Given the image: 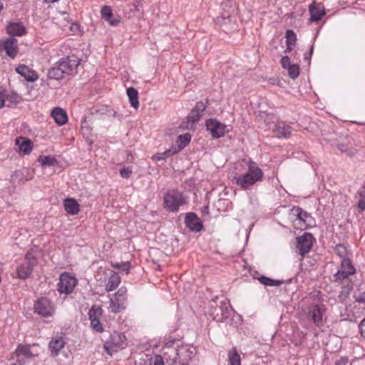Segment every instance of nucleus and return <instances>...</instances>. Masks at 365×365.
<instances>
[{
  "instance_id": "f257e3e1",
  "label": "nucleus",
  "mask_w": 365,
  "mask_h": 365,
  "mask_svg": "<svg viewBox=\"0 0 365 365\" xmlns=\"http://www.w3.org/2000/svg\"><path fill=\"white\" fill-rule=\"evenodd\" d=\"M262 178L263 172L262 169L259 168L255 162L250 160L248 163V172L237 178H235V180L237 185L245 190L255 182L262 180Z\"/></svg>"
},
{
  "instance_id": "f03ea898",
  "label": "nucleus",
  "mask_w": 365,
  "mask_h": 365,
  "mask_svg": "<svg viewBox=\"0 0 365 365\" xmlns=\"http://www.w3.org/2000/svg\"><path fill=\"white\" fill-rule=\"evenodd\" d=\"M162 353L167 361L175 364L178 359L181 365H188V361L193 356V351L187 347L178 349L177 347L163 346Z\"/></svg>"
},
{
  "instance_id": "7ed1b4c3",
  "label": "nucleus",
  "mask_w": 365,
  "mask_h": 365,
  "mask_svg": "<svg viewBox=\"0 0 365 365\" xmlns=\"http://www.w3.org/2000/svg\"><path fill=\"white\" fill-rule=\"evenodd\" d=\"M186 202L187 200L183 194L175 190H170L164 195V206L169 212H178L180 207Z\"/></svg>"
},
{
  "instance_id": "20e7f679",
  "label": "nucleus",
  "mask_w": 365,
  "mask_h": 365,
  "mask_svg": "<svg viewBox=\"0 0 365 365\" xmlns=\"http://www.w3.org/2000/svg\"><path fill=\"white\" fill-rule=\"evenodd\" d=\"M222 11L220 16L216 18V23L227 24L230 23L236 15V3L233 0H225L222 3Z\"/></svg>"
},
{
  "instance_id": "39448f33",
  "label": "nucleus",
  "mask_w": 365,
  "mask_h": 365,
  "mask_svg": "<svg viewBox=\"0 0 365 365\" xmlns=\"http://www.w3.org/2000/svg\"><path fill=\"white\" fill-rule=\"evenodd\" d=\"M36 264V258L31 252H28L25 256V262L18 266L16 269L18 277L21 279H27L32 273L34 267Z\"/></svg>"
},
{
  "instance_id": "423d86ee",
  "label": "nucleus",
  "mask_w": 365,
  "mask_h": 365,
  "mask_svg": "<svg viewBox=\"0 0 365 365\" xmlns=\"http://www.w3.org/2000/svg\"><path fill=\"white\" fill-rule=\"evenodd\" d=\"M34 309L35 313L42 317H48L53 315L55 307L53 304L46 297H41L36 301Z\"/></svg>"
},
{
  "instance_id": "0eeeda50",
  "label": "nucleus",
  "mask_w": 365,
  "mask_h": 365,
  "mask_svg": "<svg viewBox=\"0 0 365 365\" xmlns=\"http://www.w3.org/2000/svg\"><path fill=\"white\" fill-rule=\"evenodd\" d=\"M125 341V336L118 331H114L110 335L109 339L105 342L103 348L109 354L112 355L117 349L121 347Z\"/></svg>"
},
{
  "instance_id": "6e6552de",
  "label": "nucleus",
  "mask_w": 365,
  "mask_h": 365,
  "mask_svg": "<svg viewBox=\"0 0 365 365\" xmlns=\"http://www.w3.org/2000/svg\"><path fill=\"white\" fill-rule=\"evenodd\" d=\"M314 240L312 234L309 232H304L302 235L297 237V248L299 254L302 256L301 261L310 252Z\"/></svg>"
},
{
  "instance_id": "1a4fd4ad",
  "label": "nucleus",
  "mask_w": 365,
  "mask_h": 365,
  "mask_svg": "<svg viewBox=\"0 0 365 365\" xmlns=\"http://www.w3.org/2000/svg\"><path fill=\"white\" fill-rule=\"evenodd\" d=\"M77 283L78 281L76 277L67 273L61 274L57 284L58 291L61 294H69L73 292Z\"/></svg>"
},
{
  "instance_id": "9d476101",
  "label": "nucleus",
  "mask_w": 365,
  "mask_h": 365,
  "mask_svg": "<svg viewBox=\"0 0 365 365\" xmlns=\"http://www.w3.org/2000/svg\"><path fill=\"white\" fill-rule=\"evenodd\" d=\"M102 308L98 305H93L89 309L88 316L91 320V326L96 332L101 333L103 331V326L100 322L102 316Z\"/></svg>"
},
{
  "instance_id": "9b49d317",
  "label": "nucleus",
  "mask_w": 365,
  "mask_h": 365,
  "mask_svg": "<svg viewBox=\"0 0 365 365\" xmlns=\"http://www.w3.org/2000/svg\"><path fill=\"white\" fill-rule=\"evenodd\" d=\"M57 63L63 71L64 75L71 74L80 64V59L75 56H69L61 58Z\"/></svg>"
},
{
  "instance_id": "f8f14e48",
  "label": "nucleus",
  "mask_w": 365,
  "mask_h": 365,
  "mask_svg": "<svg viewBox=\"0 0 365 365\" xmlns=\"http://www.w3.org/2000/svg\"><path fill=\"white\" fill-rule=\"evenodd\" d=\"M207 130L215 138H220L225 133L226 125L215 119H209L206 121Z\"/></svg>"
},
{
  "instance_id": "ddd939ff",
  "label": "nucleus",
  "mask_w": 365,
  "mask_h": 365,
  "mask_svg": "<svg viewBox=\"0 0 365 365\" xmlns=\"http://www.w3.org/2000/svg\"><path fill=\"white\" fill-rule=\"evenodd\" d=\"M355 268L351 264V262L348 259L342 260L341 269L334 274V279L336 282H341L342 280L348 278L351 274H354Z\"/></svg>"
},
{
  "instance_id": "4468645a",
  "label": "nucleus",
  "mask_w": 365,
  "mask_h": 365,
  "mask_svg": "<svg viewBox=\"0 0 365 365\" xmlns=\"http://www.w3.org/2000/svg\"><path fill=\"white\" fill-rule=\"evenodd\" d=\"M34 176L33 171L29 168H24L21 170H16L11 175V180L13 183L24 184L31 180Z\"/></svg>"
},
{
  "instance_id": "2eb2a0df",
  "label": "nucleus",
  "mask_w": 365,
  "mask_h": 365,
  "mask_svg": "<svg viewBox=\"0 0 365 365\" xmlns=\"http://www.w3.org/2000/svg\"><path fill=\"white\" fill-rule=\"evenodd\" d=\"M66 340L61 335L53 336L48 343V349L52 356H57L62 349L64 348Z\"/></svg>"
},
{
  "instance_id": "dca6fc26",
  "label": "nucleus",
  "mask_w": 365,
  "mask_h": 365,
  "mask_svg": "<svg viewBox=\"0 0 365 365\" xmlns=\"http://www.w3.org/2000/svg\"><path fill=\"white\" fill-rule=\"evenodd\" d=\"M103 274L108 278L106 284V290L107 292H111L116 289L120 283V277L119 275L110 269H106L103 271Z\"/></svg>"
},
{
  "instance_id": "f3484780",
  "label": "nucleus",
  "mask_w": 365,
  "mask_h": 365,
  "mask_svg": "<svg viewBox=\"0 0 365 365\" xmlns=\"http://www.w3.org/2000/svg\"><path fill=\"white\" fill-rule=\"evenodd\" d=\"M0 48L5 51L7 56L14 58L18 52L17 40L15 38L0 40Z\"/></svg>"
},
{
  "instance_id": "a211bd4d",
  "label": "nucleus",
  "mask_w": 365,
  "mask_h": 365,
  "mask_svg": "<svg viewBox=\"0 0 365 365\" xmlns=\"http://www.w3.org/2000/svg\"><path fill=\"white\" fill-rule=\"evenodd\" d=\"M185 223L187 227L193 232H200L203 227L200 218L194 212H189L186 215Z\"/></svg>"
},
{
  "instance_id": "6ab92c4d",
  "label": "nucleus",
  "mask_w": 365,
  "mask_h": 365,
  "mask_svg": "<svg viewBox=\"0 0 365 365\" xmlns=\"http://www.w3.org/2000/svg\"><path fill=\"white\" fill-rule=\"evenodd\" d=\"M8 34L12 36H21L26 32V27L21 22H9L6 26Z\"/></svg>"
},
{
  "instance_id": "aec40b11",
  "label": "nucleus",
  "mask_w": 365,
  "mask_h": 365,
  "mask_svg": "<svg viewBox=\"0 0 365 365\" xmlns=\"http://www.w3.org/2000/svg\"><path fill=\"white\" fill-rule=\"evenodd\" d=\"M273 130L277 138H288L292 133L291 126L284 121L278 122Z\"/></svg>"
},
{
  "instance_id": "412c9836",
  "label": "nucleus",
  "mask_w": 365,
  "mask_h": 365,
  "mask_svg": "<svg viewBox=\"0 0 365 365\" xmlns=\"http://www.w3.org/2000/svg\"><path fill=\"white\" fill-rule=\"evenodd\" d=\"M15 143L18 147V151L24 155H28L32 150V141L26 138L19 137L16 139Z\"/></svg>"
},
{
  "instance_id": "4be33fe9",
  "label": "nucleus",
  "mask_w": 365,
  "mask_h": 365,
  "mask_svg": "<svg viewBox=\"0 0 365 365\" xmlns=\"http://www.w3.org/2000/svg\"><path fill=\"white\" fill-rule=\"evenodd\" d=\"M16 71L30 82H34L38 78V75L24 64L17 66Z\"/></svg>"
},
{
  "instance_id": "5701e85b",
  "label": "nucleus",
  "mask_w": 365,
  "mask_h": 365,
  "mask_svg": "<svg viewBox=\"0 0 365 365\" xmlns=\"http://www.w3.org/2000/svg\"><path fill=\"white\" fill-rule=\"evenodd\" d=\"M51 115L55 120L56 123L59 125H63L68 121L66 112L61 108H54L52 110Z\"/></svg>"
},
{
  "instance_id": "b1692460",
  "label": "nucleus",
  "mask_w": 365,
  "mask_h": 365,
  "mask_svg": "<svg viewBox=\"0 0 365 365\" xmlns=\"http://www.w3.org/2000/svg\"><path fill=\"white\" fill-rule=\"evenodd\" d=\"M63 207L66 212L72 215H77L79 212V204L73 198H67L64 200Z\"/></svg>"
},
{
  "instance_id": "393cba45",
  "label": "nucleus",
  "mask_w": 365,
  "mask_h": 365,
  "mask_svg": "<svg viewBox=\"0 0 365 365\" xmlns=\"http://www.w3.org/2000/svg\"><path fill=\"white\" fill-rule=\"evenodd\" d=\"M309 12L310 14V21L315 22L321 20L322 17L325 15V12L324 11H321L320 9L317 6L316 1H313L309 6Z\"/></svg>"
},
{
  "instance_id": "a878e982",
  "label": "nucleus",
  "mask_w": 365,
  "mask_h": 365,
  "mask_svg": "<svg viewBox=\"0 0 365 365\" xmlns=\"http://www.w3.org/2000/svg\"><path fill=\"white\" fill-rule=\"evenodd\" d=\"M47 76L49 79L56 81L61 80L65 77L63 71L61 70L57 62L48 69Z\"/></svg>"
},
{
  "instance_id": "bb28decb",
  "label": "nucleus",
  "mask_w": 365,
  "mask_h": 365,
  "mask_svg": "<svg viewBox=\"0 0 365 365\" xmlns=\"http://www.w3.org/2000/svg\"><path fill=\"white\" fill-rule=\"evenodd\" d=\"M126 93L131 106L135 109H138L139 107V98L138 91L133 87H129L126 89Z\"/></svg>"
},
{
  "instance_id": "cd10ccee",
  "label": "nucleus",
  "mask_w": 365,
  "mask_h": 365,
  "mask_svg": "<svg viewBox=\"0 0 365 365\" xmlns=\"http://www.w3.org/2000/svg\"><path fill=\"white\" fill-rule=\"evenodd\" d=\"M125 299L113 297L110 301V308L114 313H118L125 309Z\"/></svg>"
},
{
  "instance_id": "c85d7f7f",
  "label": "nucleus",
  "mask_w": 365,
  "mask_h": 365,
  "mask_svg": "<svg viewBox=\"0 0 365 365\" xmlns=\"http://www.w3.org/2000/svg\"><path fill=\"white\" fill-rule=\"evenodd\" d=\"M310 317L317 326H319L322 322V312L318 305L312 307L310 311Z\"/></svg>"
},
{
  "instance_id": "c756f323",
  "label": "nucleus",
  "mask_w": 365,
  "mask_h": 365,
  "mask_svg": "<svg viewBox=\"0 0 365 365\" xmlns=\"http://www.w3.org/2000/svg\"><path fill=\"white\" fill-rule=\"evenodd\" d=\"M290 215L295 217V220L303 222H305L306 218L309 217V214L299 207H293L290 210Z\"/></svg>"
},
{
  "instance_id": "7c9ffc66",
  "label": "nucleus",
  "mask_w": 365,
  "mask_h": 365,
  "mask_svg": "<svg viewBox=\"0 0 365 365\" xmlns=\"http://www.w3.org/2000/svg\"><path fill=\"white\" fill-rule=\"evenodd\" d=\"M228 361L230 365H241L240 356L235 347L228 351Z\"/></svg>"
},
{
  "instance_id": "2f4dec72",
  "label": "nucleus",
  "mask_w": 365,
  "mask_h": 365,
  "mask_svg": "<svg viewBox=\"0 0 365 365\" xmlns=\"http://www.w3.org/2000/svg\"><path fill=\"white\" fill-rule=\"evenodd\" d=\"M336 146L341 153H344L349 156H352L355 154V150L352 148L349 139H347V143H337Z\"/></svg>"
},
{
  "instance_id": "473e14b6",
  "label": "nucleus",
  "mask_w": 365,
  "mask_h": 365,
  "mask_svg": "<svg viewBox=\"0 0 365 365\" xmlns=\"http://www.w3.org/2000/svg\"><path fill=\"white\" fill-rule=\"evenodd\" d=\"M38 161L42 166H55L58 165L57 160L51 155H40Z\"/></svg>"
},
{
  "instance_id": "72a5a7b5",
  "label": "nucleus",
  "mask_w": 365,
  "mask_h": 365,
  "mask_svg": "<svg viewBox=\"0 0 365 365\" xmlns=\"http://www.w3.org/2000/svg\"><path fill=\"white\" fill-rule=\"evenodd\" d=\"M231 306L228 302H221V305L218 307L217 305L215 307V311H220V317L219 319H223L228 317V314L230 311Z\"/></svg>"
},
{
  "instance_id": "f704fd0d",
  "label": "nucleus",
  "mask_w": 365,
  "mask_h": 365,
  "mask_svg": "<svg viewBox=\"0 0 365 365\" xmlns=\"http://www.w3.org/2000/svg\"><path fill=\"white\" fill-rule=\"evenodd\" d=\"M259 282L265 286H280L284 283L283 280H276L266 276H261L258 278Z\"/></svg>"
},
{
  "instance_id": "c9c22d12",
  "label": "nucleus",
  "mask_w": 365,
  "mask_h": 365,
  "mask_svg": "<svg viewBox=\"0 0 365 365\" xmlns=\"http://www.w3.org/2000/svg\"><path fill=\"white\" fill-rule=\"evenodd\" d=\"M16 354L18 356H23L26 358H31L33 356V354L28 346L19 345L16 349Z\"/></svg>"
},
{
  "instance_id": "e433bc0d",
  "label": "nucleus",
  "mask_w": 365,
  "mask_h": 365,
  "mask_svg": "<svg viewBox=\"0 0 365 365\" xmlns=\"http://www.w3.org/2000/svg\"><path fill=\"white\" fill-rule=\"evenodd\" d=\"M21 101V97L16 93H12L10 94L5 93V102H7L9 103L8 106H10L11 105L13 104L16 105L20 103Z\"/></svg>"
},
{
  "instance_id": "4c0bfd02",
  "label": "nucleus",
  "mask_w": 365,
  "mask_h": 365,
  "mask_svg": "<svg viewBox=\"0 0 365 365\" xmlns=\"http://www.w3.org/2000/svg\"><path fill=\"white\" fill-rule=\"evenodd\" d=\"M191 140V135L189 133L180 135L178 136V142L180 143V150L184 148L187 145L189 144Z\"/></svg>"
},
{
  "instance_id": "58836bf2",
  "label": "nucleus",
  "mask_w": 365,
  "mask_h": 365,
  "mask_svg": "<svg viewBox=\"0 0 365 365\" xmlns=\"http://www.w3.org/2000/svg\"><path fill=\"white\" fill-rule=\"evenodd\" d=\"M286 44L295 46L297 41L296 34L292 30H287L286 31Z\"/></svg>"
},
{
  "instance_id": "ea45409f",
  "label": "nucleus",
  "mask_w": 365,
  "mask_h": 365,
  "mask_svg": "<svg viewBox=\"0 0 365 365\" xmlns=\"http://www.w3.org/2000/svg\"><path fill=\"white\" fill-rule=\"evenodd\" d=\"M288 75L292 79H296L299 76V67L297 64H292L287 68Z\"/></svg>"
},
{
  "instance_id": "a19ab883",
  "label": "nucleus",
  "mask_w": 365,
  "mask_h": 365,
  "mask_svg": "<svg viewBox=\"0 0 365 365\" xmlns=\"http://www.w3.org/2000/svg\"><path fill=\"white\" fill-rule=\"evenodd\" d=\"M101 16L105 20H110V18H113L111 8L108 6H104L101 9Z\"/></svg>"
},
{
  "instance_id": "79ce46f5",
  "label": "nucleus",
  "mask_w": 365,
  "mask_h": 365,
  "mask_svg": "<svg viewBox=\"0 0 365 365\" xmlns=\"http://www.w3.org/2000/svg\"><path fill=\"white\" fill-rule=\"evenodd\" d=\"M200 116L201 114L200 113L192 109L190 113L187 115V119L189 123L191 122L194 123L200 119Z\"/></svg>"
},
{
  "instance_id": "37998d69",
  "label": "nucleus",
  "mask_w": 365,
  "mask_h": 365,
  "mask_svg": "<svg viewBox=\"0 0 365 365\" xmlns=\"http://www.w3.org/2000/svg\"><path fill=\"white\" fill-rule=\"evenodd\" d=\"M126 293H127L126 288L124 287H120L117 291V292L115 293L114 297H116V298H124L125 299V302L126 301Z\"/></svg>"
},
{
  "instance_id": "c03bdc74",
  "label": "nucleus",
  "mask_w": 365,
  "mask_h": 365,
  "mask_svg": "<svg viewBox=\"0 0 365 365\" xmlns=\"http://www.w3.org/2000/svg\"><path fill=\"white\" fill-rule=\"evenodd\" d=\"M132 174V170L129 168H124L120 170V175L122 178L128 179Z\"/></svg>"
},
{
  "instance_id": "a18cd8bd",
  "label": "nucleus",
  "mask_w": 365,
  "mask_h": 365,
  "mask_svg": "<svg viewBox=\"0 0 365 365\" xmlns=\"http://www.w3.org/2000/svg\"><path fill=\"white\" fill-rule=\"evenodd\" d=\"M335 252L336 253L340 256V257H343L345 255L346 252V247L342 245H337L336 247H335Z\"/></svg>"
},
{
  "instance_id": "49530a36",
  "label": "nucleus",
  "mask_w": 365,
  "mask_h": 365,
  "mask_svg": "<svg viewBox=\"0 0 365 365\" xmlns=\"http://www.w3.org/2000/svg\"><path fill=\"white\" fill-rule=\"evenodd\" d=\"M150 365H165L163 357L161 355L155 356L153 361L150 362Z\"/></svg>"
},
{
  "instance_id": "de8ad7c7",
  "label": "nucleus",
  "mask_w": 365,
  "mask_h": 365,
  "mask_svg": "<svg viewBox=\"0 0 365 365\" xmlns=\"http://www.w3.org/2000/svg\"><path fill=\"white\" fill-rule=\"evenodd\" d=\"M281 65L283 68L286 69L291 66L292 64L290 63L289 57L287 56H283L281 59Z\"/></svg>"
},
{
  "instance_id": "09e8293b",
  "label": "nucleus",
  "mask_w": 365,
  "mask_h": 365,
  "mask_svg": "<svg viewBox=\"0 0 365 365\" xmlns=\"http://www.w3.org/2000/svg\"><path fill=\"white\" fill-rule=\"evenodd\" d=\"M207 104L200 101L196 103L193 109L201 114L205 110Z\"/></svg>"
},
{
  "instance_id": "8fccbe9b",
  "label": "nucleus",
  "mask_w": 365,
  "mask_h": 365,
  "mask_svg": "<svg viewBox=\"0 0 365 365\" xmlns=\"http://www.w3.org/2000/svg\"><path fill=\"white\" fill-rule=\"evenodd\" d=\"M210 315L212 317L213 320L220 321L218 319L220 317V311H215V307H212L210 312Z\"/></svg>"
},
{
  "instance_id": "3c124183",
  "label": "nucleus",
  "mask_w": 365,
  "mask_h": 365,
  "mask_svg": "<svg viewBox=\"0 0 365 365\" xmlns=\"http://www.w3.org/2000/svg\"><path fill=\"white\" fill-rule=\"evenodd\" d=\"M313 48H314V45L312 44L311 46L309 51L304 53V59L305 61H307L308 62V63H310V60H311L312 53H313Z\"/></svg>"
},
{
  "instance_id": "603ef678",
  "label": "nucleus",
  "mask_w": 365,
  "mask_h": 365,
  "mask_svg": "<svg viewBox=\"0 0 365 365\" xmlns=\"http://www.w3.org/2000/svg\"><path fill=\"white\" fill-rule=\"evenodd\" d=\"M359 329L361 336L365 339V318L359 323Z\"/></svg>"
},
{
  "instance_id": "864d4df0",
  "label": "nucleus",
  "mask_w": 365,
  "mask_h": 365,
  "mask_svg": "<svg viewBox=\"0 0 365 365\" xmlns=\"http://www.w3.org/2000/svg\"><path fill=\"white\" fill-rule=\"evenodd\" d=\"M129 269H130V263L129 262H127L121 263L120 270L125 271L126 273L128 274L129 272Z\"/></svg>"
},
{
  "instance_id": "5fc2aeb1",
  "label": "nucleus",
  "mask_w": 365,
  "mask_h": 365,
  "mask_svg": "<svg viewBox=\"0 0 365 365\" xmlns=\"http://www.w3.org/2000/svg\"><path fill=\"white\" fill-rule=\"evenodd\" d=\"M106 21H108L110 25L111 26H116L119 24L120 22V19L119 18H115L113 16V18H110V20H106Z\"/></svg>"
},
{
  "instance_id": "6e6d98bb",
  "label": "nucleus",
  "mask_w": 365,
  "mask_h": 365,
  "mask_svg": "<svg viewBox=\"0 0 365 365\" xmlns=\"http://www.w3.org/2000/svg\"><path fill=\"white\" fill-rule=\"evenodd\" d=\"M358 207L362 211L365 210V197H360L358 201Z\"/></svg>"
},
{
  "instance_id": "4d7b16f0",
  "label": "nucleus",
  "mask_w": 365,
  "mask_h": 365,
  "mask_svg": "<svg viewBox=\"0 0 365 365\" xmlns=\"http://www.w3.org/2000/svg\"><path fill=\"white\" fill-rule=\"evenodd\" d=\"M177 341L176 339H174V338H169L167 341L165 342V346H171V347H174L173 345Z\"/></svg>"
},
{
  "instance_id": "13d9d810",
  "label": "nucleus",
  "mask_w": 365,
  "mask_h": 365,
  "mask_svg": "<svg viewBox=\"0 0 365 365\" xmlns=\"http://www.w3.org/2000/svg\"><path fill=\"white\" fill-rule=\"evenodd\" d=\"M348 359L347 358H341L338 361H336L335 365H347Z\"/></svg>"
},
{
  "instance_id": "bf43d9fd",
  "label": "nucleus",
  "mask_w": 365,
  "mask_h": 365,
  "mask_svg": "<svg viewBox=\"0 0 365 365\" xmlns=\"http://www.w3.org/2000/svg\"><path fill=\"white\" fill-rule=\"evenodd\" d=\"M5 103V93L0 92V108L4 107Z\"/></svg>"
},
{
  "instance_id": "052dcab7",
  "label": "nucleus",
  "mask_w": 365,
  "mask_h": 365,
  "mask_svg": "<svg viewBox=\"0 0 365 365\" xmlns=\"http://www.w3.org/2000/svg\"><path fill=\"white\" fill-rule=\"evenodd\" d=\"M358 195L359 197H365V182L363 186L359 190Z\"/></svg>"
},
{
  "instance_id": "680f3d73",
  "label": "nucleus",
  "mask_w": 365,
  "mask_h": 365,
  "mask_svg": "<svg viewBox=\"0 0 365 365\" xmlns=\"http://www.w3.org/2000/svg\"><path fill=\"white\" fill-rule=\"evenodd\" d=\"M356 301L358 302L365 303V293L360 294L356 298Z\"/></svg>"
},
{
  "instance_id": "e2e57ef3",
  "label": "nucleus",
  "mask_w": 365,
  "mask_h": 365,
  "mask_svg": "<svg viewBox=\"0 0 365 365\" xmlns=\"http://www.w3.org/2000/svg\"><path fill=\"white\" fill-rule=\"evenodd\" d=\"M170 150H167L165 153L160 154L158 156L156 157V160H160L165 159L166 158L165 155H167V153H170Z\"/></svg>"
},
{
  "instance_id": "0e129e2a",
  "label": "nucleus",
  "mask_w": 365,
  "mask_h": 365,
  "mask_svg": "<svg viewBox=\"0 0 365 365\" xmlns=\"http://www.w3.org/2000/svg\"><path fill=\"white\" fill-rule=\"evenodd\" d=\"M81 130L83 135H88L90 133V129L86 125H82Z\"/></svg>"
},
{
  "instance_id": "69168bd1",
  "label": "nucleus",
  "mask_w": 365,
  "mask_h": 365,
  "mask_svg": "<svg viewBox=\"0 0 365 365\" xmlns=\"http://www.w3.org/2000/svg\"><path fill=\"white\" fill-rule=\"evenodd\" d=\"M293 46H294L287 44V48H286V49H285L284 52H285V53H289V52H290V51L292 50Z\"/></svg>"
},
{
  "instance_id": "338daca9",
  "label": "nucleus",
  "mask_w": 365,
  "mask_h": 365,
  "mask_svg": "<svg viewBox=\"0 0 365 365\" xmlns=\"http://www.w3.org/2000/svg\"><path fill=\"white\" fill-rule=\"evenodd\" d=\"M120 264H121V263H112L111 264L113 267L117 268L118 269H120Z\"/></svg>"
},
{
  "instance_id": "774afa93",
  "label": "nucleus",
  "mask_w": 365,
  "mask_h": 365,
  "mask_svg": "<svg viewBox=\"0 0 365 365\" xmlns=\"http://www.w3.org/2000/svg\"><path fill=\"white\" fill-rule=\"evenodd\" d=\"M98 113H100V114H103V112H101V110H97V109H95L94 110H93L91 111V114H92V115H95V114H96V115H97V114H98Z\"/></svg>"
}]
</instances>
